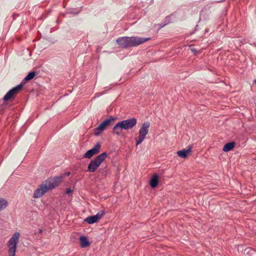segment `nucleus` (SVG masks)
<instances>
[{
	"instance_id": "nucleus-12",
	"label": "nucleus",
	"mask_w": 256,
	"mask_h": 256,
	"mask_svg": "<svg viewBox=\"0 0 256 256\" xmlns=\"http://www.w3.org/2000/svg\"><path fill=\"white\" fill-rule=\"evenodd\" d=\"M192 146H189L186 149H183L182 150L177 152L178 155L182 158H186L188 154L192 151Z\"/></svg>"
},
{
	"instance_id": "nucleus-3",
	"label": "nucleus",
	"mask_w": 256,
	"mask_h": 256,
	"mask_svg": "<svg viewBox=\"0 0 256 256\" xmlns=\"http://www.w3.org/2000/svg\"><path fill=\"white\" fill-rule=\"evenodd\" d=\"M20 238V234L15 232L8 242V256H15L17 245Z\"/></svg>"
},
{
	"instance_id": "nucleus-13",
	"label": "nucleus",
	"mask_w": 256,
	"mask_h": 256,
	"mask_svg": "<svg viewBox=\"0 0 256 256\" xmlns=\"http://www.w3.org/2000/svg\"><path fill=\"white\" fill-rule=\"evenodd\" d=\"M80 246L82 248H86L89 246L90 244V243L88 239L85 236H81L80 238Z\"/></svg>"
},
{
	"instance_id": "nucleus-17",
	"label": "nucleus",
	"mask_w": 256,
	"mask_h": 256,
	"mask_svg": "<svg viewBox=\"0 0 256 256\" xmlns=\"http://www.w3.org/2000/svg\"><path fill=\"white\" fill-rule=\"evenodd\" d=\"M36 76L35 72H29L28 75L25 77L24 80L26 81H28L32 80L34 76Z\"/></svg>"
},
{
	"instance_id": "nucleus-7",
	"label": "nucleus",
	"mask_w": 256,
	"mask_h": 256,
	"mask_svg": "<svg viewBox=\"0 0 256 256\" xmlns=\"http://www.w3.org/2000/svg\"><path fill=\"white\" fill-rule=\"evenodd\" d=\"M22 86L23 85L22 84H20L16 86L10 90L4 96V100L7 101L10 100L11 98H12L14 96V95L16 94L18 92L22 89Z\"/></svg>"
},
{
	"instance_id": "nucleus-6",
	"label": "nucleus",
	"mask_w": 256,
	"mask_h": 256,
	"mask_svg": "<svg viewBox=\"0 0 256 256\" xmlns=\"http://www.w3.org/2000/svg\"><path fill=\"white\" fill-rule=\"evenodd\" d=\"M114 118H108L103 121L94 130V134L96 136H99L110 124L111 122L114 120Z\"/></svg>"
},
{
	"instance_id": "nucleus-10",
	"label": "nucleus",
	"mask_w": 256,
	"mask_h": 256,
	"mask_svg": "<svg viewBox=\"0 0 256 256\" xmlns=\"http://www.w3.org/2000/svg\"><path fill=\"white\" fill-rule=\"evenodd\" d=\"M104 212L103 210H101L94 216H88L84 220V221L89 224H92L96 222L98 220L100 219L104 216Z\"/></svg>"
},
{
	"instance_id": "nucleus-9",
	"label": "nucleus",
	"mask_w": 256,
	"mask_h": 256,
	"mask_svg": "<svg viewBox=\"0 0 256 256\" xmlns=\"http://www.w3.org/2000/svg\"><path fill=\"white\" fill-rule=\"evenodd\" d=\"M124 122L123 120L120 121L114 126L112 128V133L114 134L119 136L122 134L123 130H126Z\"/></svg>"
},
{
	"instance_id": "nucleus-18",
	"label": "nucleus",
	"mask_w": 256,
	"mask_h": 256,
	"mask_svg": "<svg viewBox=\"0 0 256 256\" xmlns=\"http://www.w3.org/2000/svg\"><path fill=\"white\" fill-rule=\"evenodd\" d=\"M72 192V190L70 188H67L66 190V193L67 194H69Z\"/></svg>"
},
{
	"instance_id": "nucleus-19",
	"label": "nucleus",
	"mask_w": 256,
	"mask_h": 256,
	"mask_svg": "<svg viewBox=\"0 0 256 256\" xmlns=\"http://www.w3.org/2000/svg\"><path fill=\"white\" fill-rule=\"evenodd\" d=\"M70 172H67L64 174V176H69L70 175Z\"/></svg>"
},
{
	"instance_id": "nucleus-21",
	"label": "nucleus",
	"mask_w": 256,
	"mask_h": 256,
	"mask_svg": "<svg viewBox=\"0 0 256 256\" xmlns=\"http://www.w3.org/2000/svg\"><path fill=\"white\" fill-rule=\"evenodd\" d=\"M192 51L194 52H196V50L194 49H193V48L192 49Z\"/></svg>"
},
{
	"instance_id": "nucleus-5",
	"label": "nucleus",
	"mask_w": 256,
	"mask_h": 256,
	"mask_svg": "<svg viewBox=\"0 0 256 256\" xmlns=\"http://www.w3.org/2000/svg\"><path fill=\"white\" fill-rule=\"evenodd\" d=\"M150 126V123L149 122H146L142 124L138 130V136L136 139V146L139 145L144 140L148 132Z\"/></svg>"
},
{
	"instance_id": "nucleus-14",
	"label": "nucleus",
	"mask_w": 256,
	"mask_h": 256,
	"mask_svg": "<svg viewBox=\"0 0 256 256\" xmlns=\"http://www.w3.org/2000/svg\"><path fill=\"white\" fill-rule=\"evenodd\" d=\"M236 145V143L234 142H228L224 146L222 150L225 152L230 151L232 150Z\"/></svg>"
},
{
	"instance_id": "nucleus-20",
	"label": "nucleus",
	"mask_w": 256,
	"mask_h": 256,
	"mask_svg": "<svg viewBox=\"0 0 256 256\" xmlns=\"http://www.w3.org/2000/svg\"><path fill=\"white\" fill-rule=\"evenodd\" d=\"M38 232H39L40 233H42V229H39V230H38Z\"/></svg>"
},
{
	"instance_id": "nucleus-11",
	"label": "nucleus",
	"mask_w": 256,
	"mask_h": 256,
	"mask_svg": "<svg viewBox=\"0 0 256 256\" xmlns=\"http://www.w3.org/2000/svg\"><path fill=\"white\" fill-rule=\"evenodd\" d=\"M126 130H129L133 128L136 124L137 120L135 118H132L123 120Z\"/></svg>"
},
{
	"instance_id": "nucleus-4",
	"label": "nucleus",
	"mask_w": 256,
	"mask_h": 256,
	"mask_svg": "<svg viewBox=\"0 0 256 256\" xmlns=\"http://www.w3.org/2000/svg\"><path fill=\"white\" fill-rule=\"evenodd\" d=\"M108 154L106 152H104L96 157L94 160L90 161L88 166V171L90 172H94L100 166V164L107 157Z\"/></svg>"
},
{
	"instance_id": "nucleus-8",
	"label": "nucleus",
	"mask_w": 256,
	"mask_h": 256,
	"mask_svg": "<svg viewBox=\"0 0 256 256\" xmlns=\"http://www.w3.org/2000/svg\"><path fill=\"white\" fill-rule=\"evenodd\" d=\"M100 142L96 143L94 147L88 150L84 155V157L87 158H90L94 155L98 154L100 148Z\"/></svg>"
},
{
	"instance_id": "nucleus-1",
	"label": "nucleus",
	"mask_w": 256,
	"mask_h": 256,
	"mask_svg": "<svg viewBox=\"0 0 256 256\" xmlns=\"http://www.w3.org/2000/svg\"><path fill=\"white\" fill-rule=\"evenodd\" d=\"M62 179V176L48 178L42 183L34 192L33 196L34 198L42 197L50 190H52L58 186Z\"/></svg>"
},
{
	"instance_id": "nucleus-15",
	"label": "nucleus",
	"mask_w": 256,
	"mask_h": 256,
	"mask_svg": "<svg viewBox=\"0 0 256 256\" xmlns=\"http://www.w3.org/2000/svg\"><path fill=\"white\" fill-rule=\"evenodd\" d=\"M158 176L157 174H154L150 180V184L152 188H156L158 184Z\"/></svg>"
},
{
	"instance_id": "nucleus-22",
	"label": "nucleus",
	"mask_w": 256,
	"mask_h": 256,
	"mask_svg": "<svg viewBox=\"0 0 256 256\" xmlns=\"http://www.w3.org/2000/svg\"><path fill=\"white\" fill-rule=\"evenodd\" d=\"M254 82L256 84V80H254Z\"/></svg>"
},
{
	"instance_id": "nucleus-16",
	"label": "nucleus",
	"mask_w": 256,
	"mask_h": 256,
	"mask_svg": "<svg viewBox=\"0 0 256 256\" xmlns=\"http://www.w3.org/2000/svg\"><path fill=\"white\" fill-rule=\"evenodd\" d=\"M8 206V202L2 198H0V211L3 210L4 209Z\"/></svg>"
},
{
	"instance_id": "nucleus-2",
	"label": "nucleus",
	"mask_w": 256,
	"mask_h": 256,
	"mask_svg": "<svg viewBox=\"0 0 256 256\" xmlns=\"http://www.w3.org/2000/svg\"><path fill=\"white\" fill-rule=\"evenodd\" d=\"M150 39V38H142L138 36H124L118 38L116 42L122 48H128L138 46Z\"/></svg>"
}]
</instances>
